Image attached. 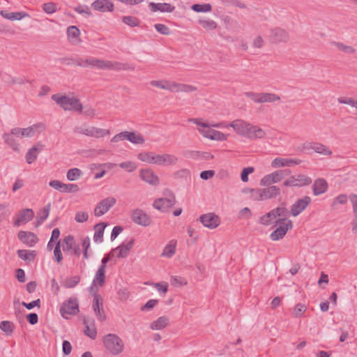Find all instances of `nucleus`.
Instances as JSON below:
<instances>
[{"mask_svg":"<svg viewBox=\"0 0 357 357\" xmlns=\"http://www.w3.org/2000/svg\"><path fill=\"white\" fill-rule=\"evenodd\" d=\"M18 257L26 261H33L36 257V250H17Z\"/></svg>","mask_w":357,"mask_h":357,"instance_id":"33","label":"nucleus"},{"mask_svg":"<svg viewBox=\"0 0 357 357\" xmlns=\"http://www.w3.org/2000/svg\"><path fill=\"white\" fill-rule=\"evenodd\" d=\"M230 126L238 134L241 135H245V123L243 121L239 119L235 120Z\"/></svg>","mask_w":357,"mask_h":357,"instance_id":"39","label":"nucleus"},{"mask_svg":"<svg viewBox=\"0 0 357 357\" xmlns=\"http://www.w3.org/2000/svg\"><path fill=\"white\" fill-rule=\"evenodd\" d=\"M54 260L58 264H60L63 259V255H62V253L61 251L60 241H59L55 245V248L54 250Z\"/></svg>","mask_w":357,"mask_h":357,"instance_id":"56","label":"nucleus"},{"mask_svg":"<svg viewBox=\"0 0 357 357\" xmlns=\"http://www.w3.org/2000/svg\"><path fill=\"white\" fill-rule=\"evenodd\" d=\"M139 177L144 182L157 185L159 183V178L151 169H142L139 171Z\"/></svg>","mask_w":357,"mask_h":357,"instance_id":"20","label":"nucleus"},{"mask_svg":"<svg viewBox=\"0 0 357 357\" xmlns=\"http://www.w3.org/2000/svg\"><path fill=\"white\" fill-rule=\"evenodd\" d=\"M51 209V204H47L44 206L38 213L36 218L37 226L43 224L44 221L47 218Z\"/></svg>","mask_w":357,"mask_h":357,"instance_id":"34","label":"nucleus"},{"mask_svg":"<svg viewBox=\"0 0 357 357\" xmlns=\"http://www.w3.org/2000/svg\"><path fill=\"white\" fill-rule=\"evenodd\" d=\"M247 97L251 98L254 102H272L277 100H279L280 98L273 93H247Z\"/></svg>","mask_w":357,"mask_h":357,"instance_id":"14","label":"nucleus"},{"mask_svg":"<svg viewBox=\"0 0 357 357\" xmlns=\"http://www.w3.org/2000/svg\"><path fill=\"white\" fill-rule=\"evenodd\" d=\"M278 227L270 234L272 241H279L286 235L287 232L293 227V222L288 218H279L275 221Z\"/></svg>","mask_w":357,"mask_h":357,"instance_id":"4","label":"nucleus"},{"mask_svg":"<svg viewBox=\"0 0 357 357\" xmlns=\"http://www.w3.org/2000/svg\"><path fill=\"white\" fill-rule=\"evenodd\" d=\"M124 137L126 139L128 140L135 144H142L144 143L145 139L142 135L135 133V132L124 131Z\"/></svg>","mask_w":357,"mask_h":357,"instance_id":"30","label":"nucleus"},{"mask_svg":"<svg viewBox=\"0 0 357 357\" xmlns=\"http://www.w3.org/2000/svg\"><path fill=\"white\" fill-rule=\"evenodd\" d=\"M105 282V269L99 267L96 273L95 278L93 280L92 285L90 287L91 291L93 290L94 286L98 284L102 287Z\"/></svg>","mask_w":357,"mask_h":357,"instance_id":"29","label":"nucleus"},{"mask_svg":"<svg viewBox=\"0 0 357 357\" xmlns=\"http://www.w3.org/2000/svg\"><path fill=\"white\" fill-rule=\"evenodd\" d=\"M301 162V160L298 159L276 158L272 161L271 166L275 168L285 166L290 167L292 165H299Z\"/></svg>","mask_w":357,"mask_h":357,"instance_id":"23","label":"nucleus"},{"mask_svg":"<svg viewBox=\"0 0 357 357\" xmlns=\"http://www.w3.org/2000/svg\"><path fill=\"white\" fill-rule=\"evenodd\" d=\"M169 196L165 198H159L153 202V206L160 211H165L169 208L173 207L176 204L174 195L169 190L167 191Z\"/></svg>","mask_w":357,"mask_h":357,"instance_id":"8","label":"nucleus"},{"mask_svg":"<svg viewBox=\"0 0 357 357\" xmlns=\"http://www.w3.org/2000/svg\"><path fill=\"white\" fill-rule=\"evenodd\" d=\"M89 218V215L86 212L79 211L76 213L75 220L77 222H84Z\"/></svg>","mask_w":357,"mask_h":357,"instance_id":"64","label":"nucleus"},{"mask_svg":"<svg viewBox=\"0 0 357 357\" xmlns=\"http://www.w3.org/2000/svg\"><path fill=\"white\" fill-rule=\"evenodd\" d=\"M64 245H63V250L64 252L70 251L76 245L74 237L71 235L66 236L63 239Z\"/></svg>","mask_w":357,"mask_h":357,"instance_id":"43","label":"nucleus"},{"mask_svg":"<svg viewBox=\"0 0 357 357\" xmlns=\"http://www.w3.org/2000/svg\"><path fill=\"white\" fill-rule=\"evenodd\" d=\"M332 44L336 46L339 50L346 54H354L356 52V50L353 47L346 45L340 42H333Z\"/></svg>","mask_w":357,"mask_h":357,"instance_id":"45","label":"nucleus"},{"mask_svg":"<svg viewBox=\"0 0 357 357\" xmlns=\"http://www.w3.org/2000/svg\"><path fill=\"white\" fill-rule=\"evenodd\" d=\"M137 158L146 163L154 165L155 153L142 152L138 154Z\"/></svg>","mask_w":357,"mask_h":357,"instance_id":"42","label":"nucleus"},{"mask_svg":"<svg viewBox=\"0 0 357 357\" xmlns=\"http://www.w3.org/2000/svg\"><path fill=\"white\" fill-rule=\"evenodd\" d=\"M102 298L100 294H95L93 299L92 308L95 312L102 309Z\"/></svg>","mask_w":357,"mask_h":357,"instance_id":"48","label":"nucleus"},{"mask_svg":"<svg viewBox=\"0 0 357 357\" xmlns=\"http://www.w3.org/2000/svg\"><path fill=\"white\" fill-rule=\"evenodd\" d=\"M82 175V171L78 168L70 169L66 174L68 180L73 181L77 180Z\"/></svg>","mask_w":357,"mask_h":357,"instance_id":"44","label":"nucleus"},{"mask_svg":"<svg viewBox=\"0 0 357 357\" xmlns=\"http://www.w3.org/2000/svg\"><path fill=\"white\" fill-rule=\"evenodd\" d=\"M175 252L176 245L169 243L165 247L161 255L162 257H167L168 258H170L175 254Z\"/></svg>","mask_w":357,"mask_h":357,"instance_id":"51","label":"nucleus"},{"mask_svg":"<svg viewBox=\"0 0 357 357\" xmlns=\"http://www.w3.org/2000/svg\"><path fill=\"white\" fill-rule=\"evenodd\" d=\"M276 218H287L290 211L284 206H281L273 209Z\"/></svg>","mask_w":357,"mask_h":357,"instance_id":"47","label":"nucleus"},{"mask_svg":"<svg viewBox=\"0 0 357 357\" xmlns=\"http://www.w3.org/2000/svg\"><path fill=\"white\" fill-rule=\"evenodd\" d=\"M40 129H45V125L42 123H38L28 128H22V133L23 134L24 137H31L36 133L40 132Z\"/></svg>","mask_w":357,"mask_h":357,"instance_id":"26","label":"nucleus"},{"mask_svg":"<svg viewBox=\"0 0 357 357\" xmlns=\"http://www.w3.org/2000/svg\"><path fill=\"white\" fill-rule=\"evenodd\" d=\"M131 219L135 224L143 227L149 226L152 222L151 217L140 208L132 211Z\"/></svg>","mask_w":357,"mask_h":357,"instance_id":"11","label":"nucleus"},{"mask_svg":"<svg viewBox=\"0 0 357 357\" xmlns=\"http://www.w3.org/2000/svg\"><path fill=\"white\" fill-rule=\"evenodd\" d=\"M151 86H156L162 89L174 91V82L169 81H156L153 80L150 82Z\"/></svg>","mask_w":357,"mask_h":357,"instance_id":"35","label":"nucleus"},{"mask_svg":"<svg viewBox=\"0 0 357 357\" xmlns=\"http://www.w3.org/2000/svg\"><path fill=\"white\" fill-rule=\"evenodd\" d=\"M199 220L204 227L211 229L218 227L220 224V218L214 213H208L202 215L199 217Z\"/></svg>","mask_w":357,"mask_h":357,"instance_id":"13","label":"nucleus"},{"mask_svg":"<svg viewBox=\"0 0 357 357\" xmlns=\"http://www.w3.org/2000/svg\"><path fill=\"white\" fill-rule=\"evenodd\" d=\"M43 148V145L40 143H37L32 148H31L26 153L25 158L28 164H31L38 157V153H40Z\"/></svg>","mask_w":357,"mask_h":357,"instance_id":"25","label":"nucleus"},{"mask_svg":"<svg viewBox=\"0 0 357 357\" xmlns=\"http://www.w3.org/2000/svg\"><path fill=\"white\" fill-rule=\"evenodd\" d=\"M307 307L305 304L298 303L294 308V315L296 318L301 317L306 311Z\"/></svg>","mask_w":357,"mask_h":357,"instance_id":"53","label":"nucleus"},{"mask_svg":"<svg viewBox=\"0 0 357 357\" xmlns=\"http://www.w3.org/2000/svg\"><path fill=\"white\" fill-rule=\"evenodd\" d=\"M211 137L210 136V139L213 140L218 141H224L226 139V135L220 131L213 130L211 131Z\"/></svg>","mask_w":357,"mask_h":357,"instance_id":"60","label":"nucleus"},{"mask_svg":"<svg viewBox=\"0 0 357 357\" xmlns=\"http://www.w3.org/2000/svg\"><path fill=\"white\" fill-rule=\"evenodd\" d=\"M211 5L209 3L198 4L192 6V9L197 13H206L211 10Z\"/></svg>","mask_w":357,"mask_h":357,"instance_id":"49","label":"nucleus"},{"mask_svg":"<svg viewBox=\"0 0 357 357\" xmlns=\"http://www.w3.org/2000/svg\"><path fill=\"white\" fill-rule=\"evenodd\" d=\"M266 136V132L261 128L247 123V139H261Z\"/></svg>","mask_w":357,"mask_h":357,"instance_id":"19","label":"nucleus"},{"mask_svg":"<svg viewBox=\"0 0 357 357\" xmlns=\"http://www.w3.org/2000/svg\"><path fill=\"white\" fill-rule=\"evenodd\" d=\"M116 203V199L113 197H108L100 202L98 203L97 206L94 209V215L97 217H100L107 213L112 207H113Z\"/></svg>","mask_w":357,"mask_h":357,"instance_id":"10","label":"nucleus"},{"mask_svg":"<svg viewBox=\"0 0 357 357\" xmlns=\"http://www.w3.org/2000/svg\"><path fill=\"white\" fill-rule=\"evenodd\" d=\"M199 24H202L203 28L207 30H213L217 27L216 22L212 20H199Z\"/></svg>","mask_w":357,"mask_h":357,"instance_id":"54","label":"nucleus"},{"mask_svg":"<svg viewBox=\"0 0 357 357\" xmlns=\"http://www.w3.org/2000/svg\"><path fill=\"white\" fill-rule=\"evenodd\" d=\"M83 324L85 326L84 334L92 340H95L97 336V330L95 326L94 320L93 319H86L84 318Z\"/></svg>","mask_w":357,"mask_h":357,"instance_id":"24","label":"nucleus"},{"mask_svg":"<svg viewBox=\"0 0 357 357\" xmlns=\"http://www.w3.org/2000/svg\"><path fill=\"white\" fill-rule=\"evenodd\" d=\"M90 245H91L90 238L89 236H86L82 240V245L83 248V257L85 259H88L89 257V250L90 248Z\"/></svg>","mask_w":357,"mask_h":357,"instance_id":"52","label":"nucleus"},{"mask_svg":"<svg viewBox=\"0 0 357 357\" xmlns=\"http://www.w3.org/2000/svg\"><path fill=\"white\" fill-rule=\"evenodd\" d=\"M312 183L311 178L303 175L298 174L292 176L284 181L283 185L287 187H302L308 185Z\"/></svg>","mask_w":357,"mask_h":357,"instance_id":"9","label":"nucleus"},{"mask_svg":"<svg viewBox=\"0 0 357 357\" xmlns=\"http://www.w3.org/2000/svg\"><path fill=\"white\" fill-rule=\"evenodd\" d=\"M308 148L324 155H330L332 154V151L326 146L320 143H310Z\"/></svg>","mask_w":357,"mask_h":357,"instance_id":"32","label":"nucleus"},{"mask_svg":"<svg viewBox=\"0 0 357 357\" xmlns=\"http://www.w3.org/2000/svg\"><path fill=\"white\" fill-rule=\"evenodd\" d=\"M197 87L192 85L178 84L174 82V91L176 92H192L197 91Z\"/></svg>","mask_w":357,"mask_h":357,"instance_id":"38","label":"nucleus"},{"mask_svg":"<svg viewBox=\"0 0 357 357\" xmlns=\"http://www.w3.org/2000/svg\"><path fill=\"white\" fill-rule=\"evenodd\" d=\"M79 190V187L77 184L63 183L62 189L61 192H76Z\"/></svg>","mask_w":357,"mask_h":357,"instance_id":"55","label":"nucleus"},{"mask_svg":"<svg viewBox=\"0 0 357 357\" xmlns=\"http://www.w3.org/2000/svg\"><path fill=\"white\" fill-rule=\"evenodd\" d=\"M59 311L61 317L66 319H68L70 315H76L79 312L78 299L69 298L62 303Z\"/></svg>","mask_w":357,"mask_h":357,"instance_id":"6","label":"nucleus"},{"mask_svg":"<svg viewBox=\"0 0 357 357\" xmlns=\"http://www.w3.org/2000/svg\"><path fill=\"white\" fill-rule=\"evenodd\" d=\"M154 27L158 32L162 35L168 36L171 33L169 28L163 24H155Z\"/></svg>","mask_w":357,"mask_h":357,"instance_id":"59","label":"nucleus"},{"mask_svg":"<svg viewBox=\"0 0 357 357\" xmlns=\"http://www.w3.org/2000/svg\"><path fill=\"white\" fill-rule=\"evenodd\" d=\"M91 6L95 10L102 13L112 12L114 9V4L109 0H96L91 3Z\"/></svg>","mask_w":357,"mask_h":357,"instance_id":"21","label":"nucleus"},{"mask_svg":"<svg viewBox=\"0 0 357 357\" xmlns=\"http://www.w3.org/2000/svg\"><path fill=\"white\" fill-rule=\"evenodd\" d=\"M34 217V212L31 208H24L20 210L17 218L14 221L15 227H20L22 224H25L31 221Z\"/></svg>","mask_w":357,"mask_h":357,"instance_id":"16","label":"nucleus"},{"mask_svg":"<svg viewBox=\"0 0 357 357\" xmlns=\"http://www.w3.org/2000/svg\"><path fill=\"white\" fill-rule=\"evenodd\" d=\"M73 131L75 133L82 134L88 137L96 138L102 137L110 134L109 130L96 128L93 126H76Z\"/></svg>","mask_w":357,"mask_h":357,"instance_id":"5","label":"nucleus"},{"mask_svg":"<svg viewBox=\"0 0 357 357\" xmlns=\"http://www.w3.org/2000/svg\"><path fill=\"white\" fill-rule=\"evenodd\" d=\"M107 224L105 222H100L96 224L94 227L96 232L93 236V241L97 243H100L103 241V234Z\"/></svg>","mask_w":357,"mask_h":357,"instance_id":"31","label":"nucleus"},{"mask_svg":"<svg viewBox=\"0 0 357 357\" xmlns=\"http://www.w3.org/2000/svg\"><path fill=\"white\" fill-rule=\"evenodd\" d=\"M2 137L5 142L9 146H10L13 151H19V144L13 137V135L11 133H4L2 135Z\"/></svg>","mask_w":357,"mask_h":357,"instance_id":"36","label":"nucleus"},{"mask_svg":"<svg viewBox=\"0 0 357 357\" xmlns=\"http://www.w3.org/2000/svg\"><path fill=\"white\" fill-rule=\"evenodd\" d=\"M17 237L21 242L29 247H33L38 241L37 236L31 231H20Z\"/></svg>","mask_w":357,"mask_h":357,"instance_id":"18","label":"nucleus"},{"mask_svg":"<svg viewBox=\"0 0 357 357\" xmlns=\"http://www.w3.org/2000/svg\"><path fill=\"white\" fill-rule=\"evenodd\" d=\"M80 282V277L78 275H74L70 278H67L63 282V285L66 289H71L76 287Z\"/></svg>","mask_w":357,"mask_h":357,"instance_id":"41","label":"nucleus"},{"mask_svg":"<svg viewBox=\"0 0 357 357\" xmlns=\"http://www.w3.org/2000/svg\"><path fill=\"white\" fill-rule=\"evenodd\" d=\"M268 188H262V196L264 200L275 198L280 194V188L276 185L267 186Z\"/></svg>","mask_w":357,"mask_h":357,"instance_id":"28","label":"nucleus"},{"mask_svg":"<svg viewBox=\"0 0 357 357\" xmlns=\"http://www.w3.org/2000/svg\"><path fill=\"white\" fill-rule=\"evenodd\" d=\"M168 321L169 319L166 317H160L157 320L151 323V328L153 330L162 329L167 325Z\"/></svg>","mask_w":357,"mask_h":357,"instance_id":"40","label":"nucleus"},{"mask_svg":"<svg viewBox=\"0 0 357 357\" xmlns=\"http://www.w3.org/2000/svg\"><path fill=\"white\" fill-rule=\"evenodd\" d=\"M178 161L177 158L171 154H155L154 158V165L164 166L175 165Z\"/></svg>","mask_w":357,"mask_h":357,"instance_id":"17","label":"nucleus"},{"mask_svg":"<svg viewBox=\"0 0 357 357\" xmlns=\"http://www.w3.org/2000/svg\"><path fill=\"white\" fill-rule=\"evenodd\" d=\"M0 329L5 332L7 335H10L13 332L14 325L11 321H3L0 323Z\"/></svg>","mask_w":357,"mask_h":357,"instance_id":"46","label":"nucleus"},{"mask_svg":"<svg viewBox=\"0 0 357 357\" xmlns=\"http://www.w3.org/2000/svg\"><path fill=\"white\" fill-rule=\"evenodd\" d=\"M268 38L272 43H287L289 39L288 33L279 27L271 29Z\"/></svg>","mask_w":357,"mask_h":357,"instance_id":"12","label":"nucleus"},{"mask_svg":"<svg viewBox=\"0 0 357 357\" xmlns=\"http://www.w3.org/2000/svg\"><path fill=\"white\" fill-rule=\"evenodd\" d=\"M328 189V183L324 178H317L315 180L313 185V194L316 196L324 193Z\"/></svg>","mask_w":357,"mask_h":357,"instance_id":"27","label":"nucleus"},{"mask_svg":"<svg viewBox=\"0 0 357 357\" xmlns=\"http://www.w3.org/2000/svg\"><path fill=\"white\" fill-rule=\"evenodd\" d=\"M311 198L308 196H305L298 199L291 207V215L294 217L298 215L307 207V206L311 203Z\"/></svg>","mask_w":357,"mask_h":357,"instance_id":"15","label":"nucleus"},{"mask_svg":"<svg viewBox=\"0 0 357 357\" xmlns=\"http://www.w3.org/2000/svg\"><path fill=\"white\" fill-rule=\"evenodd\" d=\"M276 218L275 212L273 209L264 215L261 216L259 219V222L264 225H270L271 223L275 222V221L277 220Z\"/></svg>","mask_w":357,"mask_h":357,"instance_id":"37","label":"nucleus"},{"mask_svg":"<svg viewBox=\"0 0 357 357\" xmlns=\"http://www.w3.org/2000/svg\"><path fill=\"white\" fill-rule=\"evenodd\" d=\"M261 192L262 189H251L250 190L251 197L255 200H264Z\"/></svg>","mask_w":357,"mask_h":357,"instance_id":"61","label":"nucleus"},{"mask_svg":"<svg viewBox=\"0 0 357 357\" xmlns=\"http://www.w3.org/2000/svg\"><path fill=\"white\" fill-rule=\"evenodd\" d=\"M52 99L59 105L64 110L78 112H82L83 106L79 100L77 98L54 94L52 96Z\"/></svg>","mask_w":357,"mask_h":357,"instance_id":"2","label":"nucleus"},{"mask_svg":"<svg viewBox=\"0 0 357 357\" xmlns=\"http://www.w3.org/2000/svg\"><path fill=\"white\" fill-rule=\"evenodd\" d=\"M122 21L130 27L137 26L139 24V20L134 16H123L122 17Z\"/></svg>","mask_w":357,"mask_h":357,"instance_id":"50","label":"nucleus"},{"mask_svg":"<svg viewBox=\"0 0 357 357\" xmlns=\"http://www.w3.org/2000/svg\"><path fill=\"white\" fill-rule=\"evenodd\" d=\"M158 300L157 299H151L147 301L142 307V311H148L154 307V306L158 303Z\"/></svg>","mask_w":357,"mask_h":357,"instance_id":"63","label":"nucleus"},{"mask_svg":"<svg viewBox=\"0 0 357 357\" xmlns=\"http://www.w3.org/2000/svg\"><path fill=\"white\" fill-rule=\"evenodd\" d=\"M105 349L112 355L120 354L124 349L123 341L115 334H107L103 337Z\"/></svg>","mask_w":357,"mask_h":357,"instance_id":"3","label":"nucleus"},{"mask_svg":"<svg viewBox=\"0 0 357 357\" xmlns=\"http://www.w3.org/2000/svg\"><path fill=\"white\" fill-rule=\"evenodd\" d=\"M79 34V29L75 26H70L67 29V35L69 38H77Z\"/></svg>","mask_w":357,"mask_h":357,"instance_id":"58","label":"nucleus"},{"mask_svg":"<svg viewBox=\"0 0 357 357\" xmlns=\"http://www.w3.org/2000/svg\"><path fill=\"white\" fill-rule=\"evenodd\" d=\"M115 250H119V253L117 255V257L119 258H125L127 257L128 253L129 252L128 248L126 247V245L122 243L121 245H119Z\"/></svg>","mask_w":357,"mask_h":357,"instance_id":"62","label":"nucleus"},{"mask_svg":"<svg viewBox=\"0 0 357 357\" xmlns=\"http://www.w3.org/2000/svg\"><path fill=\"white\" fill-rule=\"evenodd\" d=\"M43 9L47 14H52L56 11V4L53 2L45 3L43 5Z\"/></svg>","mask_w":357,"mask_h":357,"instance_id":"57","label":"nucleus"},{"mask_svg":"<svg viewBox=\"0 0 357 357\" xmlns=\"http://www.w3.org/2000/svg\"><path fill=\"white\" fill-rule=\"evenodd\" d=\"M89 67L96 68L102 70H127L134 68H130L126 63H120L118 61H110L102 59H96L95 57H90Z\"/></svg>","mask_w":357,"mask_h":357,"instance_id":"1","label":"nucleus"},{"mask_svg":"<svg viewBox=\"0 0 357 357\" xmlns=\"http://www.w3.org/2000/svg\"><path fill=\"white\" fill-rule=\"evenodd\" d=\"M291 173L289 169L278 170L264 176L260 181L262 186H270L273 183L280 182Z\"/></svg>","mask_w":357,"mask_h":357,"instance_id":"7","label":"nucleus"},{"mask_svg":"<svg viewBox=\"0 0 357 357\" xmlns=\"http://www.w3.org/2000/svg\"><path fill=\"white\" fill-rule=\"evenodd\" d=\"M149 8L152 12L172 13L175 10V6L167 3L150 2Z\"/></svg>","mask_w":357,"mask_h":357,"instance_id":"22","label":"nucleus"}]
</instances>
